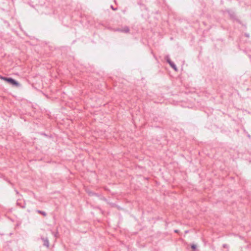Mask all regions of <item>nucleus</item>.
Wrapping results in <instances>:
<instances>
[{
	"label": "nucleus",
	"instance_id": "obj_1",
	"mask_svg": "<svg viewBox=\"0 0 251 251\" xmlns=\"http://www.w3.org/2000/svg\"><path fill=\"white\" fill-rule=\"evenodd\" d=\"M1 79L6 81V82L11 84L12 85H14L16 86H19V83L12 78H7L1 76Z\"/></svg>",
	"mask_w": 251,
	"mask_h": 251
},
{
	"label": "nucleus",
	"instance_id": "obj_2",
	"mask_svg": "<svg viewBox=\"0 0 251 251\" xmlns=\"http://www.w3.org/2000/svg\"><path fill=\"white\" fill-rule=\"evenodd\" d=\"M168 62L169 63V64L170 65V66L176 71V66L175 65V64L172 62L171 60H170L169 59H168L167 60Z\"/></svg>",
	"mask_w": 251,
	"mask_h": 251
},
{
	"label": "nucleus",
	"instance_id": "obj_3",
	"mask_svg": "<svg viewBox=\"0 0 251 251\" xmlns=\"http://www.w3.org/2000/svg\"><path fill=\"white\" fill-rule=\"evenodd\" d=\"M129 31V29L128 27H125L123 29L121 30V31L125 32L126 33L128 32Z\"/></svg>",
	"mask_w": 251,
	"mask_h": 251
},
{
	"label": "nucleus",
	"instance_id": "obj_4",
	"mask_svg": "<svg viewBox=\"0 0 251 251\" xmlns=\"http://www.w3.org/2000/svg\"><path fill=\"white\" fill-rule=\"evenodd\" d=\"M38 213L42 214L44 216H46V213L45 212L41 211H38Z\"/></svg>",
	"mask_w": 251,
	"mask_h": 251
},
{
	"label": "nucleus",
	"instance_id": "obj_5",
	"mask_svg": "<svg viewBox=\"0 0 251 251\" xmlns=\"http://www.w3.org/2000/svg\"><path fill=\"white\" fill-rule=\"evenodd\" d=\"M192 248L193 249H195L196 248V246L195 245H192Z\"/></svg>",
	"mask_w": 251,
	"mask_h": 251
}]
</instances>
